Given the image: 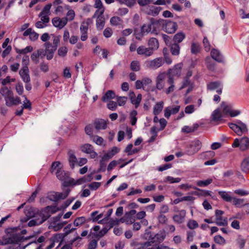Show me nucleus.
Masks as SVG:
<instances>
[{
  "label": "nucleus",
  "instance_id": "nucleus-29",
  "mask_svg": "<svg viewBox=\"0 0 249 249\" xmlns=\"http://www.w3.org/2000/svg\"><path fill=\"white\" fill-rule=\"evenodd\" d=\"M148 45L153 53H154V52L157 50L159 47V44L157 39L154 37H152L149 39L148 42Z\"/></svg>",
  "mask_w": 249,
  "mask_h": 249
},
{
  "label": "nucleus",
  "instance_id": "nucleus-56",
  "mask_svg": "<svg viewBox=\"0 0 249 249\" xmlns=\"http://www.w3.org/2000/svg\"><path fill=\"white\" fill-rule=\"evenodd\" d=\"M137 115V111L135 110H133L130 112V119L131 124L132 125H134L137 122V118L136 117Z\"/></svg>",
  "mask_w": 249,
  "mask_h": 249
},
{
  "label": "nucleus",
  "instance_id": "nucleus-53",
  "mask_svg": "<svg viewBox=\"0 0 249 249\" xmlns=\"http://www.w3.org/2000/svg\"><path fill=\"white\" fill-rule=\"evenodd\" d=\"M200 50V47L199 45L195 42H193L191 46V52L192 53L196 54L199 52Z\"/></svg>",
  "mask_w": 249,
  "mask_h": 249
},
{
  "label": "nucleus",
  "instance_id": "nucleus-42",
  "mask_svg": "<svg viewBox=\"0 0 249 249\" xmlns=\"http://www.w3.org/2000/svg\"><path fill=\"white\" fill-rule=\"evenodd\" d=\"M151 27L150 23L148 24H144L141 28V31L143 35H147L149 33H152Z\"/></svg>",
  "mask_w": 249,
  "mask_h": 249
},
{
  "label": "nucleus",
  "instance_id": "nucleus-51",
  "mask_svg": "<svg viewBox=\"0 0 249 249\" xmlns=\"http://www.w3.org/2000/svg\"><path fill=\"white\" fill-rule=\"evenodd\" d=\"M47 218H45L44 217H41V219L40 220H35L33 219L30 220L28 222V226L30 227H32L36 225H38L39 224L42 223L43 222H44L46 220Z\"/></svg>",
  "mask_w": 249,
  "mask_h": 249
},
{
  "label": "nucleus",
  "instance_id": "nucleus-9",
  "mask_svg": "<svg viewBox=\"0 0 249 249\" xmlns=\"http://www.w3.org/2000/svg\"><path fill=\"white\" fill-rule=\"evenodd\" d=\"M224 212L221 210H217L215 211V223L219 226H226L228 225V219L226 217H223L222 214Z\"/></svg>",
  "mask_w": 249,
  "mask_h": 249
},
{
  "label": "nucleus",
  "instance_id": "nucleus-52",
  "mask_svg": "<svg viewBox=\"0 0 249 249\" xmlns=\"http://www.w3.org/2000/svg\"><path fill=\"white\" fill-rule=\"evenodd\" d=\"M63 227V223H56V222H52L49 226V228L53 229L54 231H58L61 229Z\"/></svg>",
  "mask_w": 249,
  "mask_h": 249
},
{
  "label": "nucleus",
  "instance_id": "nucleus-19",
  "mask_svg": "<svg viewBox=\"0 0 249 249\" xmlns=\"http://www.w3.org/2000/svg\"><path fill=\"white\" fill-rule=\"evenodd\" d=\"M129 98L131 103L134 105L135 108H137L139 106L142 101V94H139L138 96L136 97L135 93L133 92H131L129 93Z\"/></svg>",
  "mask_w": 249,
  "mask_h": 249
},
{
  "label": "nucleus",
  "instance_id": "nucleus-27",
  "mask_svg": "<svg viewBox=\"0 0 249 249\" xmlns=\"http://www.w3.org/2000/svg\"><path fill=\"white\" fill-rule=\"evenodd\" d=\"M211 55L212 57L218 62H222L223 61V57L220 52L216 49H212Z\"/></svg>",
  "mask_w": 249,
  "mask_h": 249
},
{
  "label": "nucleus",
  "instance_id": "nucleus-26",
  "mask_svg": "<svg viewBox=\"0 0 249 249\" xmlns=\"http://www.w3.org/2000/svg\"><path fill=\"white\" fill-rule=\"evenodd\" d=\"M68 155L70 166L72 169H73L77 163V158L75 156L74 152L72 150H69L68 151Z\"/></svg>",
  "mask_w": 249,
  "mask_h": 249
},
{
  "label": "nucleus",
  "instance_id": "nucleus-45",
  "mask_svg": "<svg viewBox=\"0 0 249 249\" xmlns=\"http://www.w3.org/2000/svg\"><path fill=\"white\" fill-rule=\"evenodd\" d=\"M171 52L173 55H178L180 52V47L178 44L174 43L171 46Z\"/></svg>",
  "mask_w": 249,
  "mask_h": 249
},
{
  "label": "nucleus",
  "instance_id": "nucleus-58",
  "mask_svg": "<svg viewBox=\"0 0 249 249\" xmlns=\"http://www.w3.org/2000/svg\"><path fill=\"white\" fill-rule=\"evenodd\" d=\"M214 241L220 245H224L226 243L225 239L221 235H216L213 238Z\"/></svg>",
  "mask_w": 249,
  "mask_h": 249
},
{
  "label": "nucleus",
  "instance_id": "nucleus-44",
  "mask_svg": "<svg viewBox=\"0 0 249 249\" xmlns=\"http://www.w3.org/2000/svg\"><path fill=\"white\" fill-rule=\"evenodd\" d=\"M198 148H195L191 143L186 148L185 153L189 156H192L198 152Z\"/></svg>",
  "mask_w": 249,
  "mask_h": 249
},
{
  "label": "nucleus",
  "instance_id": "nucleus-23",
  "mask_svg": "<svg viewBox=\"0 0 249 249\" xmlns=\"http://www.w3.org/2000/svg\"><path fill=\"white\" fill-rule=\"evenodd\" d=\"M94 18H97L96 23L97 29L100 30L103 29L105 23V19L103 14L99 13L96 15V17H94Z\"/></svg>",
  "mask_w": 249,
  "mask_h": 249
},
{
  "label": "nucleus",
  "instance_id": "nucleus-24",
  "mask_svg": "<svg viewBox=\"0 0 249 249\" xmlns=\"http://www.w3.org/2000/svg\"><path fill=\"white\" fill-rule=\"evenodd\" d=\"M186 215V211L182 210L179 211L178 213L175 215L173 217L174 221L178 224L182 223Z\"/></svg>",
  "mask_w": 249,
  "mask_h": 249
},
{
  "label": "nucleus",
  "instance_id": "nucleus-4",
  "mask_svg": "<svg viewBox=\"0 0 249 249\" xmlns=\"http://www.w3.org/2000/svg\"><path fill=\"white\" fill-rule=\"evenodd\" d=\"M144 64L147 68L156 70L163 65L164 59L162 57H157L152 60H147Z\"/></svg>",
  "mask_w": 249,
  "mask_h": 249
},
{
  "label": "nucleus",
  "instance_id": "nucleus-18",
  "mask_svg": "<svg viewBox=\"0 0 249 249\" xmlns=\"http://www.w3.org/2000/svg\"><path fill=\"white\" fill-rule=\"evenodd\" d=\"M52 23L54 26L60 29L63 28L67 24V19L65 18H54L52 19Z\"/></svg>",
  "mask_w": 249,
  "mask_h": 249
},
{
  "label": "nucleus",
  "instance_id": "nucleus-14",
  "mask_svg": "<svg viewBox=\"0 0 249 249\" xmlns=\"http://www.w3.org/2000/svg\"><path fill=\"white\" fill-rule=\"evenodd\" d=\"M182 64L181 63L176 65L173 68L170 69L168 71V78L171 77L174 78L175 76H179L181 74V70Z\"/></svg>",
  "mask_w": 249,
  "mask_h": 249
},
{
  "label": "nucleus",
  "instance_id": "nucleus-61",
  "mask_svg": "<svg viewBox=\"0 0 249 249\" xmlns=\"http://www.w3.org/2000/svg\"><path fill=\"white\" fill-rule=\"evenodd\" d=\"M0 93L6 99V97H8L12 94V92L8 89L7 87H3L0 90Z\"/></svg>",
  "mask_w": 249,
  "mask_h": 249
},
{
  "label": "nucleus",
  "instance_id": "nucleus-38",
  "mask_svg": "<svg viewBox=\"0 0 249 249\" xmlns=\"http://www.w3.org/2000/svg\"><path fill=\"white\" fill-rule=\"evenodd\" d=\"M185 34L182 32H180L176 34L173 38L175 43L178 44L181 42L185 38Z\"/></svg>",
  "mask_w": 249,
  "mask_h": 249
},
{
  "label": "nucleus",
  "instance_id": "nucleus-48",
  "mask_svg": "<svg viewBox=\"0 0 249 249\" xmlns=\"http://www.w3.org/2000/svg\"><path fill=\"white\" fill-rule=\"evenodd\" d=\"M221 83L218 81L212 82L207 84V88L210 90H213L220 87Z\"/></svg>",
  "mask_w": 249,
  "mask_h": 249
},
{
  "label": "nucleus",
  "instance_id": "nucleus-47",
  "mask_svg": "<svg viewBox=\"0 0 249 249\" xmlns=\"http://www.w3.org/2000/svg\"><path fill=\"white\" fill-rule=\"evenodd\" d=\"M93 141L97 145L100 146H105V142L103 138L98 136H94L93 137Z\"/></svg>",
  "mask_w": 249,
  "mask_h": 249
},
{
  "label": "nucleus",
  "instance_id": "nucleus-20",
  "mask_svg": "<svg viewBox=\"0 0 249 249\" xmlns=\"http://www.w3.org/2000/svg\"><path fill=\"white\" fill-rule=\"evenodd\" d=\"M19 73L22 80L25 83L30 82V77L29 74V69L28 67H23L19 71Z\"/></svg>",
  "mask_w": 249,
  "mask_h": 249
},
{
  "label": "nucleus",
  "instance_id": "nucleus-41",
  "mask_svg": "<svg viewBox=\"0 0 249 249\" xmlns=\"http://www.w3.org/2000/svg\"><path fill=\"white\" fill-rule=\"evenodd\" d=\"M70 190L67 189L64 193H55V198L57 199H64L66 198L68 196Z\"/></svg>",
  "mask_w": 249,
  "mask_h": 249
},
{
  "label": "nucleus",
  "instance_id": "nucleus-64",
  "mask_svg": "<svg viewBox=\"0 0 249 249\" xmlns=\"http://www.w3.org/2000/svg\"><path fill=\"white\" fill-rule=\"evenodd\" d=\"M187 227L188 228L193 230L197 228L198 227V224L196 221L194 220H190L188 222Z\"/></svg>",
  "mask_w": 249,
  "mask_h": 249
},
{
  "label": "nucleus",
  "instance_id": "nucleus-22",
  "mask_svg": "<svg viewBox=\"0 0 249 249\" xmlns=\"http://www.w3.org/2000/svg\"><path fill=\"white\" fill-rule=\"evenodd\" d=\"M45 55V53L43 49H38L36 52H34L31 56V60L35 63L37 64L39 62V57L40 56L41 57H44Z\"/></svg>",
  "mask_w": 249,
  "mask_h": 249
},
{
  "label": "nucleus",
  "instance_id": "nucleus-36",
  "mask_svg": "<svg viewBox=\"0 0 249 249\" xmlns=\"http://www.w3.org/2000/svg\"><path fill=\"white\" fill-rule=\"evenodd\" d=\"M84 178H84V177H83L82 178L78 179L76 181H75L74 179L73 178H70L68 181L66 182V186H70L71 185H80L83 183H85L86 182V181H85Z\"/></svg>",
  "mask_w": 249,
  "mask_h": 249
},
{
  "label": "nucleus",
  "instance_id": "nucleus-49",
  "mask_svg": "<svg viewBox=\"0 0 249 249\" xmlns=\"http://www.w3.org/2000/svg\"><path fill=\"white\" fill-rule=\"evenodd\" d=\"M44 46L46 47L45 53H53L56 51V49L55 47H53L50 42H46L44 44Z\"/></svg>",
  "mask_w": 249,
  "mask_h": 249
},
{
  "label": "nucleus",
  "instance_id": "nucleus-11",
  "mask_svg": "<svg viewBox=\"0 0 249 249\" xmlns=\"http://www.w3.org/2000/svg\"><path fill=\"white\" fill-rule=\"evenodd\" d=\"M166 74L165 72H160L156 79V87L159 90L162 89L165 86V80Z\"/></svg>",
  "mask_w": 249,
  "mask_h": 249
},
{
  "label": "nucleus",
  "instance_id": "nucleus-6",
  "mask_svg": "<svg viewBox=\"0 0 249 249\" xmlns=\"http://www.w3.org/2000/svg\"><path fill=\"white\" fill-rule=\"evenodd\" d=\"M163 19H160L156 20L153 18H151L150 23L151 25L152 34L157 35L160 30H162Z\"/></svg>",
  "mask_w": 249,
  "mask_h": 249
},
{
  "label": "nucleus",
  "instance_id": "nucleus-15",
  "mask_svg": "<svg viewBox=\"0 0 249 249\" xmlns=\"http://www.w3.org/2000/svg\"><path fill=\"white\" fill-rule=\"evenodd\" d=\"M89 25V23L85 21L83 22L80 25V31L81 34L80 39L82 41H85L88 39Z\"/></svg>",
  "mask_w": 249,
  "mask_h": 249
},
{
  "label": "nucleus",
  "instance_id": "nucleus-3",
  "mask_svg": "<svg viewBox=\"0 0 249 249\" xmlns=\"http://www.w3.org/2000/svg\"><path fill=\"white\" fill-rule=\"evenodd\" d=\"M229 125L238 136H241L248 131L246 125L240 121H237L236 124L230 123Z\"/></svg>",
  "mask_w": 249,
  "mask_h": 249
},
{
  "label": "nucleus",
  "instance_id": "nucleus-60",
  "mask_svg": "<svg viewBox=\"0 0 249 249\" xmlns=\"http://www.w3.org/2000/svg\"><path fill=\"white\" fill-rule=\"evenodd\" d=\"M68 53V48L65 46L60 47L57 51L58 54L60 57H65Z\"/></svg>",
  "mask_w": 249,
  "mask_h": 249
},
{
  "label": "nucleus",
  "instance_id": "nucleus-30",
  "mask_svg": "<svg viewBox=\"0 0 249 249\" xmlns=\"http://www.w3.org/2000/svg\"><path fill=\"white\" fill-rule=\"evenodd\" d=\"M94 7L98 9L95 12L93 17H96L99 13L103 14L105 11V8L103 5L102 2L101 0H96L94 4Z\"/></svg>",
  "mask_w": 249,
  "mask_h": 249
},
{
  "label": "nucleus",
  "instance_id": "nucleus-16",
  "mask_svg": "<svg viewBox=\"0 0 249 249\" xmlns=\"http://www.w3.org/2000/svg\"><path fill=\"white\" fill-rule=\"evenodd\" d=\"M137 53L139 55L144 56L146 57L151 56L153 53L149 47L142 45L137 49Z\"/></svg>",
  "mask_w": 249,
  "mask_h": 249
},
{
  "label": "nucleus",
  "instance_id": "nucleus-46",
  "mask_svg": "<svg viewBox=\"0 0 249 249\" xmlns=\"http://www.w3.org/2000/svg\"><path fill=\"white\" fill-rule=\"evenodd\" d=\"M33 50V48L31 46H28L22 49H16L17 53L18 54H25L31 52Z\"/></svg>",
  "mask_w": 249,
  "mask_h": 249
},
{
  "label": "nucleus",
  "instance_id": "nucleus-31",
  "mask_svg": "<svg viewBox=\"0 0 249 249\" xmlns=\"http://www.w3.org/2000/svg\"><path fill=\"white\" fill-rule=\"evenodd\" d=\"M94 124L97 130L105 129L107 126L106 121L103 119L96 120Z\"/></svg>",
  "mask_w": 249,
  "mask_h": 249
},
{
  "label": "nucleus",
  "instance_id": "nucleus-62",
  "mask_svg": "<svg viewBox=\"0 0 249 249\" xmlns=\"http://www.w3.org/2000/svg\"><path fill=\"white\" fill-rule=\"evenodd\" d=\"M117 101L118 105L119 106H124L127 100V98L125 96H117Z\"/></svg>",
  "mask_w": 249,
  "mask_h": 249
},
{
  "label": "nucleus",
  "instance_id": "nucleus-34",
  "mask_svg": "<svg viewBox=\"0 0 249 249\" xmlns=\"http://www.w3.org/2000/svg\"><path fill=\"white\" fill-rule=\"evenodd\" d=\"M230 192H226L223 191H220L218 192L219 195L221 198L226 202H231L232 200V197L231 196Z\"/></svg>",
  "mask_w": 249,
  "mask_h": 249
},
{
  "label": "nucleus",
  "instance_id": "nucleus-21",
  "mask_svg": "<svg viewBox=\"0 0 249 249\" xmlns=\"http://www.w3.org/2000/svg\"><path fill=\"white\" fill-rule=\"evenodd\" d=\"M5 102L6 105L8 107L17 105L21 103L20 98L18 97L14 98L13 96V94L9 95V97H6Z\"/></svg>",
  "mask_w": 249,
  "mask_h": 249
},
{
  "label": "nucleus",
  "instance_id": "nucleus-50",
  "mask_svg": "<svg viewBox=\"0 0 249 249\" xmlns=\"http://www.w3.org/2000/svg\"><path fill=\"white\" fill-rule=\"evenodd\" d=\"M130 69L132 71H138L140 70V64L139 61L134 60L131 62L130 65Z\"/></svg>",
  "mask_w": 249,
  "mask_h": 249
},
{
  "label": "nucleus",
  "instance_id": "nucleus-2",
  "mask_svg": "<svg viewBox=\"0 0 249 249\" xmlns=\"http://www.w3.org/2000/svg\"><path fill=\"white\" fill-rule=\"evenodd\" d=\"M220 109L224 117L229 116L231 117H234L238 116L241 113L239 110L233 109L232 104L227 102H223L221 103Z\"/></svg>",
  "mask_w": 249,
  "mask_h": 249
},
{
  "label": "nucleus",
  "instance_id": "nucleus-63",
  "mask_svg": "<svg viewBox=\"0 0 249 249\" xmlns=\"http://www.w3.org/2000/svg\"><path fill=\"white\" fill-rule=\"evenodd\" d=\"M130 246L133 247V249H145L143 243H139L135 241H132Z\"/></svg>",
  "mask_w": 249,
  "mask_h": 249
},
{
  "label": "nucleus",
  "instance_id": "nucleus-25",
  "mask_svg": "<svg viewBox=\"0 0 249 249\" xmlns=\"http://www.w3.org/2000/svg\"><path fill=\"white\" fill-rule=\"evenodd\" d=\"M119 151V148L116 146L113 147L111 150L108 151L102 157V160H106L112 158L115 155L118 153Z\"/></svg>",
  "mask_w": 249,
  "mask_h": 249
},
{
  "label": "nucleus",
  "instance_id": "nucleus-37",
  "mask_svg": "<svg viewBox=\"0 0 249 249\" xmlns=\"http://www.w3.org/2000/svg\"><path fill=\"white\" fill-rule=\"evenodd\" d=\"M167 83L170 86L165 89V92L167 94H168L173 92L175 89L174 79L172 78L171 77H168Z\"/></svg>",
  "mask_w": 249,
  "mask_h": 249
},
{
  "label": "nucleus",
  "instance_id": "nucleus-55",
  "mask_svg": "<svg viewBox=\"0 0 249 249\" xmlns=\"http://www.w3.org/2000/svg\"><path fill=\"white\" fill-rule=\"evenodd\" d=\"M86 221V218L84 216L78 217L75 218L73 222V224L76 227L82 225Z\"/></svg>",
  "mask_w": 249,
  "mask_h": 249
},
{
  "label": "nucleus",
  "instance_id": "nucleus-28",
  "mask_svg": "<svg viewBox=\"0 0 249 249\" xmlns=\"http://www.w3.org/2000/svg\"><path fill=\"white\" fill-rule=\"evenodd\" d=\"M220 108L215 109L212 113L211 115L212 120L213 121H218L222 119L225 117L222 111H220Z\"/></svg>",
  "mask_w": 249,
  "mask_h": 249
},
{
  "label": "nucleus",
  "instance_id": "nucleus-5",
  "mask_svg": "<svg viewBox=\"0 0 249 249\" xmlns=\"http://www.w3.org/2000/svg\"><path fill=\"white\" fill-rule=\"evenodd\" d=\"M162 30L167 34L174 33L178 28L176 22L169 20L163 19Z\"/></svg>",
  "mask_w": 249,
  "mask_h": 249
},
{
  "label": "nucleus",
  "instance_id": "nucleus-7",
  "mask_svg": "<svg viewBox=\"0 0 249 249\" xmlns=\"http://www.w3.org/2000/svg\"><path fill=\"white\" fill-rule=\"evenodd\" d=\"M52 6V3H48L46 4L38 15L39 18H40V19L44 22L49 23L50 21L49 16L51 15L50 9Z\"/></svg>",
  "mask_w": 249,
  "mask_h": 249
},
{
  "label": "nucleus",
  "instance_id": "nucleus-59",
  "mask_svg": "<svg viewBox=\"0 0 249 249\" xmlns=\"http://www.w3.org/2000/svg\"><path fill=\"white\" fill-rule=\"evenodd\" d=\"M110 22L112 25L118 26L121 24L122 20L119 17H113L110 18Z\"/></svg>",
  "mask_w": 249,
  "mask_h": 249
},
{
  "label": "nucleus",
  "instance_id": "nucleus-12",
  "mask_svg": "<svg viewBox=\"0 0 249 249\" xmlns=\"http://www.w3.org/2000/svg\"><path fill=\"white\" fill-rule=\"evenodd\" d=\"M180 106L179 105H171L164 109V116L169 119L172 115L177 114L179 110Z\"/></svg>",
  "mask_w": 249,
  "mask_h": 249
},
{
  "label": "nucleus",
  "instance_id": "nucleus-43",
  "mask_svg": "<svg viewBox=\"0 0 249 249\" xmlns=\"http://www.w3.org/2000/svg\"><path fill=\"white\" fill-rule=\"evenodd\" d=\"M241 168L245 173H247L249 171V159H244L241 163Z\"/></svg>",
  "mask_w": 249,
  "mask_h": 249
},
{
  "label": "nucleus",
  "instance_id": "nucleus-40",
  "mask_svg": "<svg viewBox=\"0 0 249 249\" xmlns=\"http://www.w3.org/2000/svg\"><path fill=\"white\" fill-rule=\"evenodd\" d=\"M213 181L212 178H208L204 180H199L196 181V184L199 187H204L211 184Z\"/></svg>",
  "mask_w": 249,
  "mask_h": 249
},
{
  "label": "nucleus",
  "instance_id": "nucleus-35",
  "mask_svg": "<svg viewBox=\"0 0 249 249\" xmlns=\"http://www.w3.org/2000/svg\"><path fill=\"white\" fill-rule=\"evenodd\" d=\"M164 103L160 101L156 104L153 108V113L155 115L159 114L163 109Z\"/></svg>",
  "mask_w": 249,
  "mask_h": 249
},
{
  "label": "nucleus",
  "instance_id": "nucleus-8",
  "mask_svg": "<svg viewBox=\"0 0 249 249\" xmlns=\"http://www.w3.org/2000/svg\"><path fill=\"white\" fill-rule=\"evenodd\" d=\"M136 211L131 210L125 213L124 215L120 219L121 222L125 223L127 225L133 224L135 221Z\"/></svg>",
  "mask_w": 249,
  "mask_h": 249
},
{
  "label": "nucleus",
  "instance_id": "nucleus-10",
  "mask_svg": "<svg viewBox=\"0 0 249 249\" xmlns=\"http://www.w3.org/2000/svg\"><path fill=\"white\" fill-rule=\"evenodd\" d=\"M82 152L89 154L91 159H94L97 156V153L94 151L93 147L90 144L86 143L80 147Z\"/></svg>",
  "mask_w": 249,
  "mask_h": 249
},
{
  "label": "nucleus",
  "instance_id": "nucleus-57",
  "mask_svg": "<svg viewBox=\"0 0 249 249\" xmlns=\"http://www.w3.org/2000/svg\"><path fill=\"white\" fill-rule=\"evenodd\" d=\"M231 201H232L233 204L237 207H241L244 205V201L243 199L232 197Z\"/></svg>",
  "mask_w": 249,
  "mask_h": 249
},
{
  "label": "nucleus",
  "instance_id": "nucleus-17",
  "mask_svg": "<svg viewBox=\"0 0 249 249\" xmlns=\"http://www.w3.org/2000/svg\"><path fill=\"white\" fill-rule=\"evenodd\" d=\"M55 175L57 178L60 180L63 181L65 186H66V182L68 181L69 179H70L69 173L61 169L56 171Z\"/></svg>",
  "mask_w": 249,
  "mask_h": 249
},
{
  "label": "nucleus",
  "instance_id": "nucleus-1",
  "mask_svg": "<svg viewBox=\"0 0 249 249\" xmlns=\"http://www.w3.org/2000/svg\"><path fill=\"white\" fill-rule=\"evenodd\" d=\"M26 233V231L23 230L21 231V233H13L11 234L9 237H3L0 239V245L12 244L13 248L15 249H24L28 245L32 243H36V242L27 243V240L31 237H24L22 235Z\"/></svg>",
  "mask_w": 249,
  "mask_h": 249
},
{
  "label": "nucleus",
  "instance_id": "nucleus-33",
  "mask_svg": "<svg viewBox=\"0 0 249 249\" xmlns=\"http://www.w3.org/2000/svg\"><path fill=\"white\" fill-rule=\"evenodd\" d=\"M240 150L244 151L249 148V138L248 137H243L240 140Z\"/></svg>",
  "mask_w": 249,
  "mask_h": 249
},
{
  "label": "nucleus",
  "instance_id": "nucleus-32",
  "mask_svg": "<svg viewBox=\"0 0 249 249\" xmlns=\"http://www.w3.org/2000/svg\"><path fill=\"white\" fill-rule=\"evenodd\" d=\"M65 236L62 233H56L50 238V241L55 243H59L57 248H58L63 241Z\"/></svg>",
  "mask_w": 249,
  "mask_h": 249
},
{
  "label": "nucleus",
  "instance_id": "nucleus-39",
  "mask_svg": "<svg viewBox=\"0 0 249 249\" xmlns=\"http://www.w3.org/2000/svg\"><path fill=\"white\" fill-rule=\"evenodd\" d=\"M115 97V92L113 90H109L103 95L102 100L103 101L106 102L109 99H114Z\"/></svg>",
  "mask_w": 249,
  "mask_h": 249
},
{
  "label": "nucleus",
  "instance_id": "nucleus-13",
  "mask_svg": "<svg viewBox=\"0 0 249 249\" xmlns=\"http://www.w3.org/2000/svg\"><path fill=\"white\" fill-rule=\"evenodd\" d=\"M161 10V7L154 6H147L142 9V11L145 14L153 16H157Z\"/></svg>",
  "mask_w": 249,
  "mask_h": 249
},
{
  "label": "nucleus",
  "instance_id": "nucleus-54",
  "mask_svg": "<svg viewBox=\"0 0 249 249\" xmlns=\"http://www.w3.org/2000/svg\"><path fill=\"white\" fill-rule=\"evenodd\" d=\"M62 165L60 162L59 161H54L53 162L52 164V166L51 168V172L52 173L54 172L55 171H57V170H60L61 169Z\"/></svg>",
  "mask_w": 249,
  "mask_h": 249
}]
</instances>
